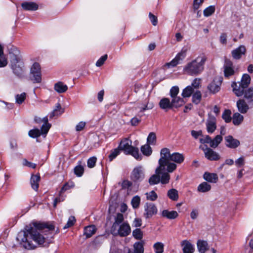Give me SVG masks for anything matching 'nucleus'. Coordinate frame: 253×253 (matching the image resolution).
<instances>
[{
    "instance_id": "nucleus-8",
    "label": "nucleus",
    "mask_w": 253,
    "mask_h": 253,
    "mask_svg": "<svg viewBox=\"0 0 253 253\" xmlns=\"http://www.w3.org/2000/svg\"><path fill=\"white\" fill-rule=\"evenodd\" d=\"M31 74L33 75L32 80L34 83H40L42 81L41 66L37 62L34 63L31 68Z\"/></svg>"
},
{
    "instance_id": "nucleus-47",
    "label": "nucleus",
    "mask_w": 253,
    "mask_h": 253,
    "mask_svg": "<svg viewBox=\"0 0 253 253\" xmlns=\"http://www.w3.org/2000/svg\"><path fill=\"white\" fill-rule=\"evenodd\" d=\"M29 135L32 138H37L42 134L40 129L38 128L30 130L28 132Z\"/></svg>"
},
{
    "instance_id": "nucleus-1",
    "label": "nucleus",
    "mask_w": 253,
    "mask_h": 253,
    "mask_svg": "<svg viewBox=\"0 0 253 253\" xmlns=\"http://www.w3.org/2000/svg\"><path fill=\"white\" fill-rule=\"evenodd\" d=\"M34 228H31L26 232L21 231L18 233L17 240L24 248L28 250L34 249L36 246L31 240L35 242L38 245H42L45 241L42 234L44 232L49 233V231L54 229V226L52 224L43 223H34Z\"/></svg>"
},
{
    "instance_id": "nucleus-13",
    "label": "nucleus",
    "mask_w": 253,
    "mask_h": 253,
    "mask_svg": "<svg viewBox=\"0 0 253 253\" xmlns=\"http://www.w3.org/2000/svg\"><path fill=\"white\" fill-rule=\"evenodd\" d=\"M249 103L244 98L239 99L236 102V106L238 111L241 114H246L250 109Z\"/></svg>"
},
{
    "instance_id": "nucleus-16",
    "label": "nucleus",
    "mask_w": 253,
    "mask_h": 253,
    "mask_svg": "<svg viewBox=\"0 0 253 253\" xmlns=\"http://www.w3.org/2000/svg\"><path fill=\"white\" fill-rule=\"evenodd\" d=\"M246 52V48L243 45H240L238 47L233 50L231 52L233 58L236 60H239L241 58L243 55H245Z\"/></svg>"
},
{
    "instance_id": "nucleus-17",
    "label": "nucleus",
    "mask_w": 253,
    "mask_h": 253,
    "mask_svg": "<svg viewBox=\"0 0 253 253\" xmlns=\"http://www.w3.org/2000/svg\"><path fill=\"white\" fill-rule=\"evenodd\" d=\"M234 70L231 61L226 60L224 65V73L225 77H229L234 74Z\"/></svg>"
},
{
    "instance_id": "nucleus-32",
    "label": "nucleus",
    "mask_w": 253,
    "mask_h": 253,
    "mask_svg": "<svg viewBox=\"0 0 253 253\" xmlns=\"http://www.w3.org/2000/svg\"><path fill=\"white\" fill-rule=\"evenodd\" d=\"M168 197L171 200L176 201L178 199V192L175 189H171L168 191Z\"/></svg>"
},
{
    "instance_id": "nucleus-4",
    "label": "nucleus",
    "mask_w": 253,
    "mask_h": 253,
    "mask_svg": "<svg viewBox=\"0 0 253 253\" xmlns=\"http://www.w3.org/2000/svg\"><path fill=\"white\" fill-rule=\"evenodd\" d=\"M124 215L121 213H118L115 216V221L111 229V233L115 236L126 237L131 232V228L129 225L126 222H123Z\"/></svg>"
},
{
    "instance_id": "nucleus-29",
    "label": "nucleus",
    "mask_w": 253,
    "mask_h": 253,
    "mask_svg": "<svg viewBox=\"0 0 253 253\" xmlns=\"http://www.w3.org/2000/svg\"><path fill=\"white\" fill-rule=\"evenodd\" d=\"M96 228L94 225L86 226L84 229V234L86 238L91 237L96 232Z\"/></svg>"
},
{
    "instance_id": "nucleus-51",
    "label": "nucleus",
    "mask_w": 253,
    "mask_h": 253,
    "mask_svg": "<svg viewBox=\"0 0 253 253\" xmlns=\"http://www.w3.org/2000/svg\"><path fill=\"white\" fill-rule=\"evenodd\" d=\"M147 200L154 201L156 200L158 198L157 194L154 191H152L149 193H146Z\"/></svg>"
},
{
    "instance_id": "nucleus-18",
    "label": "nucleus",
    "mask_w": 253,
    "mask_h": 253,
    "mask_svg": "<svg viewBox=\"0 0 253 253\" xmlns=\"http://www.w3.org/2000/svg\"><path fill=\"white\" fill-rule=\"evenodd\" d=\"M183 253H193L195 251L194 246L188 240H183L181 243Z\"/></svg>"
},
{
    "instance_id": "nucleus-15",
    "label": "nucleus",
    "mask_w": 253,
    "mask_h": 253,
    "mask_svg": "<svg viewBox=\"0 0 253 253\" xmlns=\"http://www.w3.org/2000/svg\"><path fill=\"white\" fill-rule=\"evenodd\" d=\"M208 133H212L216 128V119L213 116H209L206 123Z\"/></svg>"
},
{
    "instance_id": "nucleus-60",
    "label": "nucleus",
    "mask_w": 253,
    "mask_h": 253,
    "mask_svg": "<svg viewBox=\"0 0 253 253\" xmlns=\"http://www.w3.org/2000/svg\"><path fill=\"white\" fill-rule=\"evenodd\" d=\"M235 165L237 167H241L245 165V158L241 157L235 161Z\"/></svg>"
},
{
    "instance_id": "nucleus-14",
    "label": "nucleus",
    "mask_w": 253,
    "mask_h": 253,
    "mask_svg": "<svg viewBox=\"0 0 253 253\" xmlns=\"http://www.w3.org/2000/svg\"><path fill=\"white\" fill-rule=\"evenodd\" d=\"M144 177V174L142 167H138L133 169L131 175L132 180L134 181H141Z\"/></svg>"
},
{
    "instance_id": "nucleus-22",
    "label": "nucleus",
    "mask_w": 253,
    "mask_h": 253,
    "mask_svg": "<svg viewBox=\"0 0 253 253\" xmlns=\"http://www.w3.org/2000/svg\"><path fill=\"white\" fill-rule=\"evenodd\" d=\"M159 106L162 109L166 111L172 108L171 103L168 98H162L159 102Z\"/></svg>"
},
{
    "instance_id": "nucleus-64",
    "label": "nucleus",
    "mask_w": 253,
    "mask_h": 253,
    "mask_svg": "<svg viewBox=\"0 0 253 253\" xmlns=\"http://www.w3.org/2000/svg\"><path fill=\"white\" fill-rule=\"evenodd\" d=\"M85 125V122L83 121L80 122L76 126V130L77 131H80L82 130L84 127Z\"/></svg>"
},
{
    "instance_id": "nucleus-54",
    "label": "nucleus",
    "mask_w": 253,
    "mask_h": 253,
    "mask_svg": "<svg viewBox=\"0 0 253 253\" xmlns=\"http://www.w3.org/2000/svg\"><path fill=\"white\" fill-rule=\"evenodd\" d=\"M74 172L78 176H81L84 173V168L81 166H77L74 169Z\"/></svg>"
},
{
    "instance_id": "nucleus-36",
    "label": "nucleus",
    "mask_w": 253,
    "mask_h": 253,
    "mask_svg": "<svg viewBox=\"0 0 253 253\" xmlns=\"http://www.w3.org/2000/svg\"><path fill=\"white\" fill-rule=\"evenodd\" d=\"M126 154L131 155L137 160L142 159V156L139 154V150L137 148L133 147L132 149H130Z\"/></svg>"
},
{
    "instance_id": "nucleus-28",
    "label": "nucleus",
    "mask_w": 253,
    "mask_h": 253,
    "mask_svg": "<svg viewBox=\"0 0 253 253\" xmlns=\"http://www.w3.org/2000/svg\"><path fill=\"white\" fill-rule=\"evenodd\" d=\"M171 103L172 108H178L182 106L185 103V102L182 98L176 96L172 98Z\"/></svg>"
},
{
    "instance_id": "nucleus-37",
    "label": "nucleus",
    "mask_w": 253,
    "mask_h": 253,
    "mask_svg": "<svg viewBox=\"0 0 253 253\" xmlns=\"http://www.w3.org/2000/svg\"><path fill=\"white\" fill-rule=\"evenodd\" d=\"M194 90L192 86H187L182 91V96L184 97H189L194 92Z\"/></svg>"
},
{
    "instance_id": "nucleus-20",
    "label": "nucleus",
    "mask_w": 253,
    "mask_h": 253,
    "mask_svg": "<svg viewBox=\"0 0 253 253\" xmlns=\"http://www.w3.org/2000/svg\"><path fill=\"white\" fill-rule=\"evenodd\" d=\"M161 215L163 217L169 219H174L178 217V214L177 212L175 211H170L168 210H164L162 211Z\"/></svg>"
},
{
    "instance_id": "nucleus-41",
    "label": "nucleus",
    "mask_w": 253,
    "mask_h": 253,
    "mask_svg": "<svg viewBox=\"0 0 253 253\" xmlns=\"http://www.w3.org/2000/svg\"><path fill=\"white\" fill-rule=\"evenodd\" d=\"M141 151L143 155L149 156L152 152V149L149 144H145L141 147Z\"/></svg>"
},
{
    "instance_id": "nucleus-38",
    "label": "nucleus",
    "mask_w": 253,
    "mask_h": 253,
    "mask_svg": "<svg viewBox=\"0 0 253 253\" xmlns=\"http://www.w3.org/2000/svg\"><path fill=\"white\" fill-rule=\"evenodd\" d=\"M63 112L61 111V107L60 104L58 103L56 104V108H55L53 111L50 114V118H52L54 116L60 115Z\"/></svg>"
},
{
    "instance_id": "nucleus-30",
    "label": "nucleus",
    "mask_w": 253,
    "mask_h": 253,
    "mask_svg": "<svg viewBox=\"0 0 253 253\" xmlns=\"http://www.w3.org/2000/svg\"><path fill=\"white\" fill-rule=\"evenodd\" d=\"M244 117L239 113H234L232 117L233 123L235 126L240 125L243 121Z\"/></svg>"
},
{
    "instance_id": "nucleus-34",
    "label": "nucleus",
    "mask_w": 253,
    "mask_h": 253,
    "mask_svg": "<svg viewBox=\"0 0 253 253\" xmlns=\"http://www.w3.org/2000/svg\"><path fill=\"white\" fill-rule=\"evenodd\" d=\"M169 172H165V171H162V173H161V176H160V182L163 184H168L170 179V175L169 174Z\"/></svg>"
},
{
    "instance_id": "nucleus-26",
    "label": "nucleus",
    "mask_w": 253,
    "mask_h": 253,
    "mask_svg": "<svg viewBox=\"0 0 253 253\" xmlns=\"http://www.w3.org/2000/svg\"><path fill=\"white\" fill-rule=\"evenodd\" d=\"M54 88L59 93L66 92L68 89V86L61 82H58L54 84Z\"/></svg>"
},
{
    "instance_id": "nucleus-2",
    "label": "nucleus",
    "mask_w": 253,
    "mask_h": 253,
    "mask_svg": "<svg viewBox=\"0 0 253 253\" xmlns=\"http://www.w3.org/2000/svg\"><path fill=\"white\" fill-rule=\"evenodd\" d=\"M160 158L159 160V166L156 169V172L159 173L161 170H166L170 173L174 171L177 168V164H180L184 160L182 154L174 152L170 153V150L164 148L160 152Z\"/></svg>"
},
{
    "instance_id": "nucleus-23",
    "label": "nucleus",
    "mask_w": 253,
    "mask_h": 253,
    "mask_svg": "<svg viewBox=\"0 0 253 253\" xmlns=\"http://www.w3.org/2000/svg\"><path fill=\"white\" fill-rule=\"evenodd\" d=\"M21 6L25 10L35 11L38 9L39 5L34 2H24L22 3Z\"/></svg>"
},
{
    "instance_id": "nucleus-61",
    "label": "nucleus",
    "mask_w": 253,
    "mask_h": 253,
    "mask_svg": "<svg viewBox=\"0 0 253 253\" xmlns=\"http://www.w3.org/2000/svg\"><path fill=\"white\" fill-rule=\"evenodd\" d=\"M200 82V79L196 78L193 80L191 86H192V87L194 88V90L195 89H197L199 87Z\"/></svg>"
},
{
    "instance_id": "nucleus-27",
    "label": "nucleus",
    "mask_w": 253,
    "mask_h": 253,
    "mask_svg": "<svg viewBox=\"0 0 253 253\" xmlns=\"http://www.w3.org/2000/svg\"><path fill=\"white\" fill-rule=\"evenodd\" d=\"M40 180V176L39 175H32L31 178V184L32 188L37 191L39 188V183Z\"/></svg>"
},
{
    "instance_id": "nucleus-11",
    "label": "nucleus",
    "mask_w": 253,
    "mask_h": 253,
    "mask_svg": "<svg viewBox=\"0 0 253 253\" xmlns=\"http://www.w3.org/2000/svg\"><path fill=\"white\" fill-rule=\"evenodd\" d=\"M222 83V79L220 77L215 78L212 82L208 85L209 91L212 93H216L220 89V85Z\"/></svg>"
},
{
    "instance_id": "nucleus-31",
    "label": "nucleus",
    "mask_w": 253,
    "mask_h": 253,
    "mask_svg": "<svg viewBox=\"0 0 253 253\" xmlns=\"http://www.w3.org/2000/svg\"><path fill=\"white\" fill-rule=\"evenodd\" d=\"M211 189V186L207 182H203L201 183L197 188V190L199 192L205 193L207 192Z\"/></svg>"
},
{
    "instance_id": "nucleus-53",
    "label": "nucleus",
    "mask_w": 253,
    "mask_h": 253,
    "mask_svg": "<svg viewBox=\"0 0 253 253\" xmlns=\"http://www.w3.org/2000/svg\"><path fill=\"white\" fill-rule=\"evenodd\" d=\"M51 127L50 124H43L41 128L42 134H46Z\"/></svg>"
},
{
    "instance_id": "nucleus-39",
    "label": "nucleus",
    "mask_w": 253,
    "mask_h": 253,
    "mask_svg": "<svg viewBox=\"0 0 253 253\" xmlns=\"http://www.w3.org/2000/svg\"><path fill=\"white\" fill-rule=\"evenodd\" d=\"M134 253H144V248L143 245L141 242H136L134 245Z\"/></svg>"
},
{
    "instance_id": "nucleus-63",
    "label": "nucleus",
    "mask_w": 253,
    "mask_h": 253,
    "mask_svg": "<svg viewBox=\"0 0 253 253\" xmlns=\"http://www.w3.org/2000/svg\"><path fill=\"white\" fill-rule=\"evenodd\" d=\"M191 134L193 138L197 139L199 136H202V131L201 130L198 131L192 130L191 131Z\"/></svg>"
},
{
    "instance_id": "nucleus-46",
    "label": "nucleus",
    "mask_w": 253,
    "mask_h": 253,
    "mask_svg": "<svg viewBox=\"0 0 253 253\" xmlns=\"http://www.w3.org/2000/svg\"><path fill=\"white\" fill-rule=\"evenodd\" d=\"M26 94L25 92L22 93L20 94H17L15 96L16 102L18 104H22L25 100Z\"/></svg>"
},
{
    "instance_id": "nucleus-25",
    "label": "nucleus",
    "mask_w": 253,
    "mask_h": 253,
    "mask_svg": "<svg viewBox=\"0 0 253 253\" xmlns=\"http://www.w3.org/2000/svg\"><path fill=\"white\" fill-rule=\"evenodd\" d=\"M197 245L198 251L200 253H205L208 249V244L206 241L199 240Z\"/></svg>"
},
{
    "instance_id": "nucleus-7",
    "label": "nucleus",
    "mask_w": 253,
    "mask_h": 253,
    "mask_svg": "<svg viewBox=\"0 0 253 253\" xmlns=\"http://www.w3.org/2000/svg\"><path fill=\"white\" fill-rule=\"evenodd\" d=\"M199 148L202 150L205 157L210 161H217L220 159V156L216 152L209 148L207 145H200Z\"/></svg>"
},
{
    "instance_id": "nucleus-52",
    "label": "nucleus",
    "mask_w": 253,
    "mask_h": 253,
    "mask_svg": "<svg viewBox=\"0 0 253 253\" xmlns=\"http://www.w3.org/2000/svg\"><path fill=\"white\" fill-rule=\"evenodd\" d=\"M75 221L76 219L74 216H70L67 223L63 227V228L67 229L72 226L74 224Z\"/></svg>"
},
{
    "instance_id": "nucleus-24",
    "label": "nucleus",
    "mask_w": 253,
    "mask_h": 253,
    "mask_svg": "<svg viewBox=\"0 0 253 253\" xmlns=\"http://www.w3.org/2000/svg\"><path fill=\"white\" fill-rule=\"evenodd\" d=\"M204 178L207 181L211 183H216L218 179V175L216 173L206 172L204 174Z\"/></svg>"
},
{
    "instance_id": "nucleus-12",
    "label": "nucleus",
    "mask_w": 253,
    "mask_h": 253,
    "mask_svg": "<svg viewBox=\"0 0 253 253\" xmlns=\"http://www.w3.org/2000/svg\"><path fill=\"white\" fill-rule=\"evenodd\" d=\"M225 145L231 149H236L240 145L239 140L234 138L232 135H229L224 137Z\"/></svg>"
},
{
    "instance_id": "nucleus-56",
    "label": "nucleus",
    "mask_w": 253,
    "mask_h": 253,
    "mask_svg": "<svg viewBox=\"0 0 253 253\" xmlns=\"http://www.w3.org/2000/svg\"><path fill=\"white\" fill-rule=\"evenodd\" d=\"M120 153V150L118 149H115L112 151L109 155V159L110 161H112L115 159Z\"/></svg>"
},
{
    "instance_id": "nucleus-58",
    "label": "nucleus",
    "mask_w": 253,
    "mask_h": 253,
    "mask_svg": "<svg viewBox=\"0 0 253 253\" xmlns=\"http://www.w3.org/2000/svg\"><path fill=\"white\" fill-rule=\"evenodd\" d=\"M204 0H194L193 7L194 10H198L202 5Z\"/></svg>"
},
{
    "instance_id": "nucleus-55",
    "label": "nucleus",
    "mask_w": 253,
    "mask_h": 253,
    "mask_svg": "<svg viewBox=\"0 0 253 253\" xmlns=\"http://www.w3.org/2000/svg\"><path fill=\"white\" fill-rule=\"evenodd\" d=\"M108 56L107 54H105L101 56L96 62V66L97 67H100L102 66L107 60Z\"/></svg>"
},
{
    "instance_id": "nucleus-3",
    "label": "nucleus",
    "mask_w": 253,
    "mask_h": 253,
    "mask_svg": "<svg viewBox=\"0 0 253 253\" xmlns=\"http://www.w3.org/2000/svg\"><path fill=\"white\" fill-rule=\"evenodd\" d=\"M207 60V58L205 55L198 56L184 66L183 70L184 73L189 76H197L200 74L204 71Z\"/></svg>"
},
{
    "instance_id": "nucleus-44",
    "label": "nucleus",
    "mask_w": 253,
    "mask_h": 253,
    "mask_svg": "<svg viewBox=\"0 0 253 253\" xmlns=\"http://www.w3.org/2000/svg\"><path fill=\"white\" fill-rule=\"evenodd\" d=\"M231 115V111L230 110H225L222 115V118L226 123H228L231 121L232 118Z\"/></svg>"
},
{
    "instance_id": "nucleus-57",
    "label": "nucleus",
    "mask_w": 253,
    "mask_h": 253,
    "mask_svg": "<svg viewBox=\"0 0 253 253\" xmlns=\"http://www.w3.org/2000/svg\"><path fill=\"white\" fill-rule=\"evenodd\" d=\"M179 92V88L177 86H174L171 87L170 90V95L171 98L177 96Z\"/></svg>"
},
{
    "instance_id": "nucleus-45",
    "label": "nucleus",
    "mask_w": 253,
    "mask_h": 253,
    "mask_svg": "<svg viewBox=\"0 0 253 253\" xmlns=\"http://www.w3.org/2000/svg\"><path fill=\"white\" fill-rule=\"evenodd\" d=\"M140 198L138 196L133 197L131 200V204L133 209H137L140 205Z\"/></svg>"
},
{
    "instance_id": "nucleus-59",
    "label": "nucleus",
    "mask_w": 253,
    "mask_h": 253,
    "mask_svg": "<svg viewBox=\"0 0 253 253\" xmlns=\"http://www.w3.org/2000/svg\"><path fill=\"white\" fill-rule=\"evenodd\" d=\"M74 186V183L73 182H67L65 183L61 189V192H64L65 191L72 188Z\"/></svg>"
},
{
    "instance_id": "nucleus-62",
    "label": "nucleus",
    "mask_w": 253,
    "mask_h": 253,
    "mask_svg": "<svg viewBox=\"0 0 253 253\" xmlns=\"http://www.w3.org/2000/svg\"><path fill=\"white\" fill-rule=\"evenodd\" d=\"M149 17L151 22H152V24L154 26H156L157 25L158 19L157 17L156 16L153 15L152 13L150 12L149 13Z\"/></svg>"
},
{
    "instance_id": "nucleus-48",
    "label": "nucleus",
    "mask_w": 253,
    "mask_h": 253,
    "mask_svg": "<svg viewBox=\"0 0 253 253\" xmlns=\"http://www.w3.org/2000/svg\"><path fill=\"white\" fill-rule=\"evenodd\" d=\"M133 236L137 240H140L142 238L143 233L140 229L137 228L132 232Z\"/></svg>"
},
{
    "instance_id": "nucleus-43",
    "label": "nucleus",
    "mask_w": 253,
    "mask_h": 253,
    "mask_svg": "<svg viewBox=\"0 0 253 253\" xmlns=\"http://www.w3.org/2000/svg\"><path fill=\"white\" fill-rule=\"evenodd\" d=\"M215 7L214 5H210L204 10L203 14L205 17L211 15L215 11Z\"/></svg>"
},
{
    "instance_id": "nucleus-40",
    "label": "nucleus",
    "mask_w": 253,
    "mask_h": 253,
    "mask_svg": "<svg viewBox=\"0 0 253 253\" xmlns=\"http://www.w3.org/2000/svg\"><path fill=\"white\" fill-rule=\"evenodd\" d=\"M192 95V101L196 104H198L200 103L202 98V94L200 91L197 90L193 92Z\"/></svg>"
},
{
    "instance_id": "nucleus-42",
    "label": "nucleus",
    "mask_w": 253,
    "mask_h": 253,
    "mask_svg": "<svg viewBox=\"0 0 253 253\" xmlns=\"http://www.w3.org/2000/svg\"><path fill=\"white\" fill-rule=\"evenodd\" d=\"M155 253H163L164 245L161 242H157L153 245Z\"/></svg>"
},
{
    "instance_id": "nucleus-50",
    "label": "nucleus",
    "mask_w": 253,
    "mask_h": 253,
    "mask_svg": "<svg viewBox=\"0 0 253 253\" xmlns=\"http://www.w3.org/2000/svg\"><path fill=\"white\" fill-rule=\"evenodd\" d=\"M156 140V136L155 133L154 132L150 133L147 139V143L149 144H154Z\"/></svg>"
},
{
    "instance_id": "nucleus-49",
    "label": "nucleus",
    "mask_w": 253,
    "mask_h": 253,
    "mask_svg": "<svg viewBox=\"0 0 253 253\" xmlns=\"http://www.w3.org/2000/svg\"><path fill=\"white\" fill-rule=\"evenodd\" d=\"M97 161L96 157H92L89 158L87 162V165L89 168H93L95 167Z\"/></svg>"
},
{
    "instance_id": "nucleus-19",
    "label": "nucleus",
    "mask_w": 253,
    "mask_h": 253,
    "mask_svg": "<svg viewBox=\"0 0 253 253\" xmlns=\"http://www.w3.org/2000/svg\"><path fill=\"white\" fill-rule=\"evenodd\" d=\"M131 143L132 142L130 140L125 138L121 142L119 148L127 153L130 149H132L133 146H132Z\"/></svg>"
},
{
    "instance_id": "nucleus-6",
    "label": "nucleus",
    "mask_w": 253,
    "mask_h": 253,
    "mask_svg": "<svg viewBox=\"0 0 253 253\" xmlns=\"http://www.w3.org/2000/svg\"><path fill=\"white\" fill-rule=\"evenodd\" d=\"M251 82V77L247 74L243 75L240 82L237 84L233 83L232 84V87L234 93L237 96H241L243 95L245 89L249 86Z\"/></svg>"
},
{
    "instance_id": "nucleus-35",
    "label": "nucleus",
    "mask_w": 253,
    "mask_h": 253,
    "mask_svg": "<svg viewBox=\"0 0 253 253\" xmlns=\"http://www.w3.org/2000/svg\"><path fill=\"white\" fill-rule=\"evenodd\" d=\"M222 140V137L220 135H216L214 139H211L210 146L212 148H216Z\"/></svg>"
},
{
    "instance_id": "nucleus-5",
    "label": "nucleus",
    "mask_w": 253,
    "mask_h": 253,
    "mask_svg": "<svg viewBox=\"0 0 253 253\" xmlns=\"http://www.w3.org/2000/svg\"><path fill=\"white\" fill-rule=\"evenodd\" d=\"M9 54L11 68L13 73L18 77L22 76L23 74V63L21 60L19 50L16 47H13L10 49Z\"/></svg>"
},
{
    "instance_id": "nucleus-9",
    "label": "nucleus",
    "mask_w": 253,
    "mask_h": 253,
    "mask_svg": "<svg viewBox=\"0 0 253 253\" xmlns=\"http://www.w3.org/2000/svg\"><path fill=\"white\" fill-rule=\"evenodd\" d=\"M157 211V208L154 204L147 203L144 205V217L146 219L150 218L156 214Z\"/></svg>"
},
{
    "instance_id": "nucleus-33",
    "label": "nucleus",
    "mask_w": 253,
    "mask_h": 253,
    "mask_svg": "<svg viewBox=\"0 0 253 253\" xmlns=\"http://www.w3.org/2000/svg\"><path fill=\"white\" fill-rule=\"evenodd\" d=\"M163 170H161V172L159 173H157L156 172V170H155L156 174H154L150 177L149 179V183L150 185H155L158 184L160 182V175L162 173V171Z\"/></svg>"
},
{
    "instance_id": "nucleus-21",
    "label": "nucleus",
    "mask_w": 253,
    "mask_h": 253,
    "mask_svg": "<svg viewBox=\"0 0 253 253\" xmlns=\"http://www.w3.org/2000/svg\"><path fill=\"white\" fill-rule=\"evenodd\" d=\"M243 95L249 104L253 106V87L246 89Z\"/></svg>"
},
{
    "instance_id": "nucleus-10",
    "label": "nucleus",
    "mask_w": 253,
    "mask_h": 253,
    "mask_svg": "<svg viewBox=\"0 0 253 253\" xmlns=\"http://www.w3.org/2000/svg\"><path fill=\"white\" fill-rule=\"evenodd\" d=\"M186 50L182 49L170 62L167 63L166 66L174 67L180 63L186 57Z\"/></svg>"
}]
</instances>
